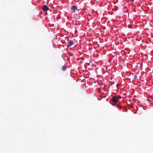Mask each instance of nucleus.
<instances>
[{"instance_id":"nucleus-3","label":"nucleus","mask_w":153,"mask_h":153,"mask_svg":"<svg viewBox=\"0 0 153 153\" xmlns=\"http://www.w3.org/2000/svg\"><path fill=\"white\" fill-rule=\"evenodd\" d=\"M71 10H73V12L74 13L75 12V10H77V8L75 6L73 5L71 7Z\"/></svg>"},{"instance_id":"nucleus-6","label":"nucleus","mask_w":153,"mask_h":153,"mask_svg":"<svg viewBox=\"0 0 153 153\" xmlns=\"http://www.w3.org/2000/svg\"><path fill=\"white\" fill-rule=\"evenodd\" d=\"M66 69L67 68L65 65H63L62 68V70L63 71H65Z\"/></svg>"},{"instance_id":"nucleus-1","label":"nucleus","mask_w":153,"mask_h":153,"mask_svg":"<svg viewBox=\"0 0 153 153\" xmlns=\"http://www.w3.org/2000/svg\"><path fill=\"white\" fill-rule=\"evenodd\" d=\"M111 100L112 102H113L114 103H116L118 101L115 97H112Z\"/></svg>"},{"instance_id":"nucleus-9","label":"nucleus","mask_w":153,"mask_h":153,"mask_svg":"<svg viewBox=\"0 0 153 153\" xmlns=\"http://www.w3.org/2000/svg\"><path fill=\"white\" fill-rule=\"evenodd\" d=\"M116 103H114L113 102H112V103H111V104L112 105H116Z\"/></svg>"},{"instance_id":"nucleus-7","label":"nucleus","mask_w":153,"mask_h":153,"mask_svg":"<svg viewBox=\"0 0 153 153\" xmlns=\"http://www.w3.org/2000/svg\"><path fill=\"white\" fill-rule=\"evenodd\" d=\"M116 107H117V108H120L119 110H120L121 109V106H120L118 104H116Z\"/></svg>"},{"instance_id":"nucleus-11","label":"nucleus","mask_w":153,"mask_h":153,"mask_svg":"<svg viewBox=\"0 0 153 153\" xmlns=\"http://www.w3.org/2000/svg\"><path fill=\"white\" fill-rule=\"evenodd\" d=\"M131 1H134V0H130Z\"/></svg>"},{"instance_id":"nucleus-4","label":"nucleus","mask_w":153,"mask_h":153,"mask_svg":"<svg viewBox=\"0 0 153 153\" xmlns=\"http://www.w3.org/2000/svg\"><path fill=\"white\" fill-rule=\"evenodd\" d=\"M74 44V42L70 40L67 43V46L69 47L71 46Z\"/></svg>"},{"instance_id":"nucleus-5","label":"nucleus","mask_w":153,"mask_h":153,"mask_svg":"<svg viewBox=\"0 0 153 153\" xmlns=\"http://www.w3.org/2000/svg\"><path fill=\"white\" fill-rule=\"evenodd\" d=\"M74 18L76 19H79L80 18V16L77 14H75L74 16Z\"/></svg>"},{"instance_id":"nucleus-12","label":"nucleus","mask_w":153,"mask_h":153,"mask_svg":"<svg viewBox=\"0 0 153 153\" xmlns=\"http://www.w3.org/2000/svg\"><path fill=\"white\" fill-rule=\"evenodd\" d=\"M58 17H59V15H58Z\"/></svg>"},{"instance_id":"nucleus-2","label":"nucleus","mask_w":153,"mask_h":153,"mask_svg":"<svg viewBox=\"0 0 153 153\" xmlns=\"http://www.w3.org/2000/svg\"><path fill=\"white\" fill-rule=\"evenodd\" d=\"M42 9L44 11H46L49 10V8L46 5H44L43 6Z\"/></svg>"},{"instance_id":"nucleus-10","label":"nucleus","mask_w":153,"mask_h":153,"mask_svg":"<svg viewBox=\"0 0 153 153\" xmlns=\"http://www.w3.org/2000/svg\"><path fill=\"white\" fill-rule=\"evenodd\" d=\"M134 78H135V79H136V78H137V76H136L135 75V76H134Z\"/></svg>"},{"instance_id":"nucleus-8","label":"nucleus","mask_w":153,"mask_h":153,"mask_svg":"<svg viewBox=\"0 0 153 153\" xmlns=\"http://www.w3.org/2000/svg\"><path fill=\"white\" fill-rule=\"evenodd\" d=\"M115 97L117 99L118 101L121 98V97L120 96H115Z\"/></svg>"}]
</instances>
